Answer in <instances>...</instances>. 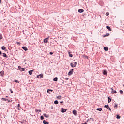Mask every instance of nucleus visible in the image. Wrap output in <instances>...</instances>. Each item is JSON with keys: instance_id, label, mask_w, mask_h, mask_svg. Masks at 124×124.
Listing matches in <instances>:
<instances>
[{"instance_id": "nucleus-1", "label": "nucleus", "mask_w": 124, "mask_h": 124, "mask_svg": "<svg viewBox=\"0 0 124 124\" xmlns=\"http://www.w3.org/2000/svg\"><path fill=\"white\" fill-rule=\"evenodd\" d=\"M77 64V62H75L74 63V64L72 63H71V64H70L71 66L72 67H75L76 66Z\"/></svg>"}, {"instance_id": "nucleus-2", "label": "nucleus", "mask_w": 124, "mask_h": 124, "mask_svg": "<svg viewBox=\"0 0 124 124\" xmlns=\"http://www.w3.org/2000/svg\"><path fill=\"white\" fill-rule=\"evenodd\" d=\"M66 111H67V109H66L65 108H61V112L62 113H65V112H66Z\"/></svg>"}, {"instance_id": "nucleus-3", "label": "nucleus", "mask_w": 124, "mask_h": 124, "mask_svg": "<svg viewBox=\"0 0 124 124\" xmlns=\"http://www.w3.org/2000/svg\"><path fill=\"white\" fill-rule=\"evenodd\" d=\"M73 74V69H72L68 73V75L70 76V75H72Z\"/></svg>"}, {"instance_id": "nucleus-4", "label": "nucleus", "mask_w": 124, "mask_h": 124, "mask_svg": "<svg viewBox=\"0 0 124 124\" xmlns=\"http://www.w3.org/2000/svg\"><path fill=\"white\" fill-rule=\"evenodd\" d=\"M104 107H105V108H107V109H108L109 111H111V110L110 107H109V105H105Z\"/></svg>"}, {"instance_id": "nucleus-5", "label": "nucleus", "mask_w": 124, "mask_h": 124, "mask_svg": "<svg viewBox=\"0 0 124 124\" xmlns=\"http://www.w3.org/2000/svg\"><path fill=\"white\" fill-rule=\"evenodd\" d=\"M111 90H112L111 93L113 94L114 93H117V91H116V90H114L112 88H111Z\"/></svg>"}, {"instance_id": "nucleus-6", "label": "nucleus", "mask_w": 124, "mask_h": 124, "mask_svg": "<svg viewBox=\"0 0 124 124\" xmlns=\"http://www.w3.org/2000/svg\"><path fill=\"white\" fill-rule=\"evenodd\" d=\"M37 78H43V74H40L37 76Z\"/></svg>"}, {"instance_id": "nucleus-7", "label": "nucleus", "mask_w": 124, "mask_h": 124, "mask_svg": "<svg viewBox=\"0 0 124 124\" xmlns=\"http://www.w3.org/2000/svg\"><path fill=\"white\" fill-rule=\"evenodd\" d=\"M1 100H3L4 101H8V102H10V100H9L7 99H5V98H1Z\"/></svg>"}, {"instance_id": "nucleus-8", "label": "nucleus", "mask_w": 124, "mask_h": 124, "mask_svg": "<svg viewBox=\"0 0 124 124\" xmlns=\"http://www.w3.org/2000/svg\"><path fill=\"white\" fill-rule=\"evenodd\" d=\"M103 74H104V75H107V71L106 70H103Z\"/></svg>"}, {"instance_id": "nucleus-9", "label": "nucleus", "mask_w": 124, "mask_h": 124, "mask_svg": "<svg viewBox=\"0 0 124 124\" xmlns=\"http://www.w3.org/2000/svg\"><path fill=\"white\" fill-rule=\"evenodd\" d=\"M73 114L75 116H77V111L76 110H74L73 111Z\"/></svg>"}, {"instance_id": "nucleus-10", "label": "nucleus", "mask_w": 124, "mask_h": 124, "mask_svg": "<svg viewBox=\"0 0 124 124\" xmlns=\"http://www.w3.org/2000/svg\"><path fill=\"white\" fill-rule=\"evenodd\" d=\"M49 37L46 38L44 39V42H45V43H48V39Z\"/></svg>"}, {"instance_id": "nucleus-11", "label": "nucleus", "mask_w": 124, "mask_h": 124, "mask_svg": "<svg viewBox=\"0 0 124 124\" xmlns=\"http://www.w3.org/2000/svg\"><path fill=\"white\" fill-rule=\"evenodd\" d=\"M0 76H3L4 75V71H2L0 72Z\"/></svg>"}, {"instance_id": "nucleus-12", "label": "nucleus", "mask_w": 124, "mask_h": 124, "mask_svg": "<svg viewBox=\"0 0 124 124\" xmlns=\"http://www.w3.org/2000/svg\"><path fill=\"white\" fill-rule=\"evenodd\" d=\"M78 12H79V13H82L83 12H84V9H80L78 10Z\"/></svg>"}, {"instance_id": "nucleus-13", "label": "nucleus", "mask_w": 124, "mask_h": 124, "mask_svg": "<svg viewBox=\"0 0 124 124\" xmlns=\"http://www.w3.org/2000/svg\"><path fill=\"white\" fill-rule=\"evenodd\" d=\"M50 92H53V90H52V89H48L47 90L48 93H49V94H51V93Z\"/></svg>"}, {"instance_id": "nucleus-14", "label": "nucleus", "mask_w": 124, "mask_h": 124, "mask_svg": "<svg viewBox=\"0 0 124 124\" xmlns=\"http://www.w3.org/2000/svg\"><path fill=\"white\" fill-rule=\"evenodd\" d=\"M106 28L108 30H109V31H112V29H111V27H110L109 26H106Z\"/></svg>"}, {"instance_id": "nucleus-15", "label": "nucleus", "mask_w": 124, "mask_h": 124, "mask_svg": "<svg viewBox=\"0 0 124 124\" xmlns=\"http://www.w3.org/2000/svg\"><path fill=\"white\" fill-rule=\"evenodd\" d=\"M43 116H44V117H45V118H49V115H48V114L44 113Z\"/></svg>"}, {"instance_id": "nucleus-16", "label": "nucleus", "mask_w": 124, "mask_h": 124, "mask_svg": "<svg viewBox=\"0 0 124 124\" xmlns=\"http://www.w3.org/2000/svg\"><path fill=\"white\" fill-rule=\"evenodd\" d=\"M32 72H33V70H30L28 72L29 74H30V75H31V74H32Z\"/></svg>"}, {"instance_id": "nucleus-17", "label": "nucleus", "mask_w": 124, "mask_h": 124, "mask_svg": "<svg viewBox=\"0 0 124 124\" xmlns=\"http://www.w3.org/2000/svg\"><path fill=\"white\" fill-rule=\"evenodd\" d=\"M104 50H105V51H108V50H109V48L107 47V46H105L104 47Z\"/></svg>"}, {"instance_id": "nucleus-18", "label": "nucleus", "mask_w": 124, "mask_h": 124, "mask_svg": "<svg viewBox=\"0 0 124 124\" xmlns=\"http://www.w3.org/2000/svg\"><path fill=\"white\" fill-rule=\"evenodd\" d=\"M22 49L25 51H28V48L26 46H22Z\"/></svg>"}, {"instance_id": "nucleus-19", "label": "nucleus", "mask_w": 124, "mask_h": 124, "mask_svg": "<svg viewBox=\"0 0 124 124\" xmlns=\"http://www.w3.org/2000/svg\"><path fill=\"white\" fill-rule=\"evenodd\" d=\"M102 108H98L96 109L97 111H100V112H101V111H102Z\"/></svg>"}, {"instance_id": "nucleus-20", "label": "nucleus", "mask_w": 124, "mask_h": 124, "mask_svg": "<svg viewBox=\"0 0 124 124\" xmlns=\"http://www.w3.org/2000/svg\"><path fill=\"white\" fill-rule=\"evenodd\" d=\"M108 103H110V102H111V101H112V100L109 97H108Z\"/></svg>"}, {"instance_id": "nucleus-21", "label": "nucleus", "mask_w": 124, "mask_h": 124, "mask_svg": "<svg viewBox=\"0 0 124 124\" xmlns=\"http://www.w3.org/2000/svg\"><path fill=\"white\" fill-rule=\"evenodd\" d=\"M53 81H55V82H57V81H58V78H57V77H55V78L53 79Z\"/></svg>"}, {"instance_id": "nucleus-22", "label": "nucleus", "mask_w": 124, "mask_h": 124, "mask_svg": "<svg viewBox=\"0 0 124 124\" xmlns=\"http://www.w3.org/2000/svg\"><path fill=\"white\" fill-rule=\"evenodd\" d=\"M43 124H49V122H47V121H46V120H44Z\"/></svg>"}, {"instance_id": "nucleus-23", "label": "nucleus", "mask_w": 124, "mask_h": 124, "mask_svg": "<svg viewBox=\"0 0 124 124\" xmlns=\"http://www.w3.org/2000/svg\"><path fill=\"white\" fill-rule=\"evenodd\" d=\"M3 57H4L5 58H7V56L5 53H3Z\"/></svg>"}, {"instance_id": "nucleus-24", "label": "nucleus", "mask_w": 124, "mask_h": 124, "mask_svg": "<svg viewBox=\"0 0 124 124\" xmlns=\"http://www.w3.org/2000/svg\"><path fill=\"white\" fill-rule=\"evenodd\" d=\"M69 56L70 57V58H72L73 57V55L70 53V52H69Z\"/></svg>"}, {"instance_id": "nucleus-25", "label": "nucleus", "mask_w": 124, "mask_h": 124, "mask_svg": "<svg viewBox=\"0 0 124 124\" xmlns=\"http://www.w3.org/2000/svg\"><path fill=\"white\" fill-rule=\"evenodd\" d=\"M57 99H62V96H58L57 97Z\"/></svg>"}, {"instance_id": "nucleus-26", "label": "nucleus", "mask_w": 124, "mask_h": 124, "mask_svg": "<svg viewBox=\"0 0 124 124\" xmlns=\"http://www.w3.org/2000/svg\"><path fill=\"white\" fill-rule=\"evenodd\" d=\"M110 35V34L109 33H107L105 36H104V37H105L106 36H109Z\"/></svg>"}, {"instance_id": "nucleus-27", "label": "nucleus", "mask_w": 124, "mask_h": 124, "mask_svg": "<svg viewBox=\"0 0 124 124\" xmlns=\"http://www.w3.org/2000/svg\"><path fill=\"white\" fill-rule=\"evenodd\" d=\"M54 104H59V102L58 101V100H56L54 101Z\"/></svg>"}, {"instance_id": "nucleus-28", "label": "nucleus", "mask_w": 124, "mask_h": 124, "mask_svg": "<svg viewBox=\"0 0 124 124\" xmlns=\"http://www.w3.org/2000/svg\"><path fill=\"white\" fill-rule=\"evenodd\" d=\"M6 47L3 46L1 47L2 50H4L5 49H6Z\"/></svg>"}, {"instance_id": "nucleus-29", "label": "nucleus", "mask_w": 124, "mask_h": 124, "mask_svg": "<svg viewBox=\"0 0 124 124\" xmlns=\"http://www.w3.org/2000/svg\"><path fill=\"white\" fill-rule=\"evenodd\" d=\"M25 69L24 68H21V70H20V71H25Z\"/></svg>"}, {"instance_id": "nucleus-30", "label": "nucleus", "mask_w": 124, "mask_h": 124, "mask_svg": "<svg viewBox=\"0 0 124 124\" xmlns=\"http://www.w3.org/2000/svg\"><path fill=\"white\" fill-rule=\"evenodd\" d=\"M114 108H118V105H117V104H114Z\"/></svg>"}, {"instance_id": "nucleus-31", "label": "nucleus", "mask_w": 124, "mask_h": 124, "mask_svg": "<svg viewBox=\"0 0 124 124\" xmlns=\"http://www.w3.org/2000/svg\"><path fill=\"white\" fill-rule=\"evenodd\" d=\"M15 82H16V83H18V84L20 83V81H19L18 80H15Z\"/></svg>"}, {"instance_id": "nucleus-32", "label": "nucleus", "mask_w": 124, "mask_h": 124, "mask_svg": "<svg viewBox=\"0 0 124 124\" xmlns=\"http://www.w3.org/2000/svg\"><path fill=\"white\" fill-rule=\"evenodd\" d=\"M35 111L36 112H41V110H40V109H39V110L38 109H36Z\"/></svg>"}, {"instance_id": "nucleus-33", "label": "nucleus", "mask_w": 124, "mask_h": 124, "mask_svg": "<svg viewBox=\"0 0 124 124\" xmlns=\"http://www.w3.org/2000/svg\"><path fill=\"white\" fill-rule=\"evenodd\" d=\"M40 119L41 120H44V117H43V116H41V117H40Z\"/></svg>"}, {"instance_id": "nucleus-34", "label": "nucleus", "mask_w": 124, "mask_h": 124, "mask_svg": "<svg viewBox=\"0 0 124 124\" xmlns=\"http://www.w3.org/2000/svg\"><path fill=\"white\" fill-rule=\"evenodd\" d=\"M116 118H117V119H121V116L117 115Z\"/></svg>"}, {"instance_id": "nucleus-35", "label": "nucleus", "mask_w": 124, "mask_h": 124, "mask_svg": "<svg viewBox=\"0 0 124 124\" xmlns=\"http://www.w3.org/2000/svg\"><path fill=\"white\" fill-rule=\"evenodd\" d=\"M0 39H2V35H1V34L0 33Z\"/></svg>"}, {"instance_id": "nucleus-36", "label": "nucleus", "mask_w": 124, "mask_h": 124, "mask_svg": "<svg viewBox=\"0 0 124 124\" xmlns=\"http://www.w3.org/2000/svg\"><path fill=\"white\" fill-rule=\"evenodd\" d=\"M120 94H123V91L122 90L120 91Z\"/></svg>"}, {"instance_id": "nucleus-37", "label": "nucleus", "mask_w": 124, "mask_h": 124, "mask_svg": "<svg viewBox=\"0 0 124 124\" xmlns=\"http://www.w3.org/2000/svg\"><path fill=\"white\" fill-rule=\"evenodd\" d=\"M21 68H22V67H21L20 66H18V69H19V70H21Z\"/></svg>"}, {"instance_id": "nucleus-38", "label": "nucleus", "mask_w": 124, "mask_h": 124, "mask_svg": "<svg viewBox=\"0 0 124 124\" xmlns=\"http://www.w3.org/2000/svg\"><path fill=\"white\" fill-rule=\"evenodd\" d=\"M109 13H108V12H107V13H106V16H108V15H109Z\"/></svg>"}, {"instance_id": "nucleus-39", "label": "nucleus", "mask_w": 124, "mask_h": 124, "mask_svg": "<svg viewBox=\"0 0 124 124\" xmlns=\"http://www.w3.org/2000/svg\"><path fill=\"white\" fill-rule=\"evenodd\" d=\"M69 78H65V80H66V81L68 80Z\"/></svg>"}, {"instance_id": "nucleus-40", "label": "nucleus", "mask_w": 124, "mask_h": 124, "mask_svg": "<svg viewBox=\"0 0 124 124\" xmlns=\"http://www.w3.org/2000/svg\"><path fill=\"white\" fill-rule=\"evenodd\" d=\"M50 55H53V54H54V53L52 52H50L49 53Z\"/></svg>"}, {"instance_id": "nucleus-41", "label": "nucleus", "mask_w": 124, "mask_h": 124, "mask_svg": "<svg viewBox=\"0 0 124 124\" xmlns=\"http://www.w3.org/2000/svg\"><path fill=\"white\" fill-rule=\"evenodd\" d=\"M10 91H11V93H13V91H12V90L10 89Z\"/></svg>"}, {"instance_id": "nucleus-42", "label": "nucleus", "mask_w": 124, "mask_h": 124, "mask_svg": "<svg viewBox=\"0 0 124 124\" xmlns=\"http://www.w3.org/2000/svg\"><path fill=\"white\" fill-rule=\"evenodd\" d=\"M16 43H17V44H19V45H20V44H21V43H20V42H16Z\"/></svg>"}, {"instance_id": "nucleus-43", "label": "nucleus", "mask_w": 124, "mask_h": 124, "mask_svg": "<svg viewBox=\"0 0 124 124\" xmlns=\"http://www.w3.org/2000/svg\"><path fill=\"white\" fill-rule=\"evenodd\" d=\"M18 107H20V104H18Z\"/></svg>"}, {"instance_id": "nucleus-44", "label": "nucleus", "mask_w": 124, "mask_h": 124, "mask_svg": "<svg viewBox=\"0 0 124 124\" xmlns=\"http://www.w3.org/2000/svg\"><path fill=\"white\" fill-rule=\"evenodd\" d=\"M60 103H63V101L60 102Z\"/></svg>"}, {"instance_id": "nucleus-45", "label": "nucleus", "mask_w": 124, "mask_h": 124, "mask_svg": "<svg viewBox=\"0 0 124 124\" xmlns=\"http://www.w3.org/2000/svg\"><path fill=\"white\" fill-rule=\"evenodd\" d=\"M0 3L1 4V0H0Z\"/></svg>"}, {"instance_id": "nucleus-46", "label": "nucleus", "mask_w": 124, "mask_h": 124, "mask_svg": "<svg viewBox=\"0 0 124 124\" xmlns=\"http://www.w3.org/2000/svg\"><path fill=\"white\" fill-rule=\"evenodd\" d=\"M1 55V52L0 51V55Z\"/></svg>"}, {"instance_id": "nucleus-47", "label": "nucleus", "mask_w": 124, "mask_h": 124, "mask_svg": "<svg viewBox=\"0 0 124 124\" xmlns=\"http://www.w3.org/2000/svg\"><path fill=\"white\" fill-rule=\"evenodd\" d=\"M87 124V123H83V124Z\"/></svg>"}, {"instance_id": "nucleus-48", "label": "nucleus", "mask_w": 124, "mask_h": 124, "mask_svg": "<svg viewBox=\"0 0 124 124\" xmlns=\"http://www.w3.org/2000/svg\"><path fill=\"white\" fill-rule=\"evenodd\" d=\"M6 97H8V96H6Z\"/></svg>"}]
</instances>
